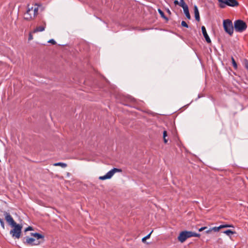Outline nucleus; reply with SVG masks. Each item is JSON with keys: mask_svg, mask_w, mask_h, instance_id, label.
<instances>
[{"mask_svg": "<svg viewBox=\"0 0 248 248\" xmlns=\"http://www.w3.org/2000/svg\"><path fill=\"white\" fill-rule=\"evenodd\" d=\"M4 215L7 223L13 228L10 232V234L13 238L19 239L21 236L22 226L16 224L9 213L4 212Z\"/></svg>", "mask_w": 248, "mask_h": 248, "instance_id": "f257e3e1", "label": "nucleus"}, {"mask_svg": "<svg viewBox=\"0 0 248 248\" xmlns=\"http://www.w3.org/2000/svg\"><path fill=\"white\" fill-rule=\"evenodd\" d=\"M31 236L33 237L26 236L24 243L29 245H37L40 244L44 240V236L39 233H31Z\"/></svg>", "mask_w": 248, "mask_h": 248, "instance_id": "f03ea898", "label": "nucleus"}, {"mask_svg": "<svg viewBox=\"0 0 248 248\" xmlns=\"http://www.w3.org/2000/svg\"><path fill=\"white\" fill-rule=\"evenodd\" d=\"M38 11V7H28V10L24 14V19L26 20H31L37 16Z\"/></svg>", "mask_w": 248, "mask_h": 248, "instance_id": "7ed1b4c3", "label": "nucleus"}, {"mask_svg": "<svg viewBox=\"0 0 248 248\" xmlns=\"http://www.w3.org/2000/svg\"><path fill=\"white\" fill-rule=\"evenodd\" d=\"M234 27L236 31L241 32L247 29V25L243 21L241 20H237L234 22Z\"/></svg>", "mask_w": 248, "mask_h": 248, "instance_id": "20e7f679", "label": "nucleus"}, {"mask_svg": "<svg viewBox=\"0 0 248 248\" xmlns=\"http://www.w3.org/2000/svg\"><path fill=\"white\" fill-rule=\"evenodd\" d=\"M223 28L225 31L230 35L233 32V27L232 22L229 19H226L223 21Z\"/></svg>", "mask_w": 248, "mask_h": 248, "instance_id": "39448f33", "label": "nucleus"}, {"mask_svg": "<svg viewBox=\"0 0 248 248\" xmlns=\"http://www.w3.org/2000/svg\"><path fill=\"white\" fill-rule=\"evenodd\" d=\"M122 170L120 169L113 168L108 172L106 175L99 177V179L100 180H105L106 179H110L113 175L116 172H121Z\"/></svg>", "mask_w": 248, "mask_h": 248, "instance_id": "423d86ee", "label": "nucleus"}, {"mask_svg": "<svg viewBox=\"0 0 248 248\" xmlns=\"http://www.w3.org/2000/svg\"><path fill=\"white\" fill-rule=\"evenodd\" d=\"M218 1L220 2L219 7L221 8H225L226 5L232 7L238 5L236 0H218Z\"/></svg>", "mask_w": 248, "mask_h": 248, "instance_id": "0eeeda50", "label": "nucleus"}, {"mask_svg": "<svg viewBox=\"0 0 248 248\" xmlns=\"http://www.w3.org/2000/svg\"><path fill=\"white\" fill-rule=\"evenodd\" d=\"M190 231H183L181 232L178 237V240L181 242H184L187 238H190Z\"/></svg>", "mask_w": 248, "mask_h": 248, "instance_id": "6e6552de", "label": "nucleus"}, {"mask_svg": "<svg viewBox=\"0 0 248 248\" xmlns=\"http://www.w3.org/2000/svg\"><path fill=\"white\" fill-rule=\"evenodd\" d=\"M46 27V23L43 22V24L41 26L36 27L33 31V33H36L38 32H42L45 31Z\"/></svg>", "mask_w": 248, "mask_h": 248, "instance_id": "1a4fd4ad", "label": "nucleus"}, {"mask_svg": "<svg viewBox=\"0 0 248 248\" xmlns=\"http://www.w3.org/2000/svg\"><path fill=\"white\" fill-rule=\"evenodd\" d=\"M201 29H202V33L203 34L204 37L206 41L208 43H211V40L206 32L205 27L204 26H202V27Z\"/></svg>", "mask_w": 248, "mask_h": 248, "instance_id": "9d476101", "label": "nucleus"}, {"mask_svg": "<svg viewBox=\"0 0 248 248\" xmlns=\"http://www.w3.org/2000/svg\"><path fill=\"white\" fill-rule=\"evenodd\" d=\"M195 17L197 21H199L200 20V14L199 10L197 6H195L194 7Z\"/></svg>", "mask_w": 248, "mask_h": 248, "instance_id": "9b49d317", "label": "nucleus"}, {"mask_svg": "<svg viewBox=\"0 0 248 248\" xmlns=\"http://www.w3.org/2000/svg\"><path fill=\"white\" fill-rule=\"evenodd\" d=\"M184 13L186 15V17L188 19H190V18H191V16H190V14L189 13V10H188V7L186 8H184Z\"/></svg>", "mask_w": 248, "mask_h": 248, "instance_id": "f8f14e48", "label": "nucleus"}, {"mask_svg": "<svg viewBox=\"0 0 248 248\" xmlns=\"http://www.w3.org/2000/svg\"><path fill=\"white\" fill-rule=\"evenodd\" d=\"M223 233L231 237V235L235 233V232L234 231H232L230 230H228L224 231Z\"/></svg>", "mask_w": 248, "mask_h": 248, "instance_id": "ddd939ff", "label": "nucleus"}, {"mask_svg": "<svg viewBox=\"0 0 248 248\" xmlns=\"http://www.w3.org/2000/svg\"><path fill=\"white\" fill-rule=\"evenodd\" d=\"M179 6L182 7L183 9L184 8H186L188 7L187 5L186 4V3H185V2L184 1V0H180V2H179Z\"/></svg>", "mask_w": 248, "mask_h": 248, "instance_id": "4468645a", "label": "nucleus"}, {"mask_svg": "<svg viewBox=\"0 0 248 248\" xmlns=\"http://www.w3.org/2000/svg\"><path fill=\"white\" fill-rule=\"evenodd\" d=\"M54 166H61L62 168H65L67 167V164L64 163L62 162H58L54 164Z\"/></svg>", "mask_w": 248, "mask_h": 248, "instance_id": "2eb2a0df", "label": "nucleus"}, {"mask_svg": "<svg viewBox=\"0 0 248 248\" xmlns=\"http://www.w3.org/2000/svg\"><path fill=\"white\" fill-rule=\"evenodd\" d=\"M190 237H200L201 235L199 233H197L190 231Z\"/></svg>", "mask_w": 248, "mask_h": 248, "instance_id": "dca6fc26", "label": "nucleus"}, {"mask_svg": "<svg viewBox=\"0 0 248 248\" xmlns=\"http://www.w3.org/2000/svg\"><path fill=\"white\" fill-rule=\"evenodd\" d=\"M153 232V231H152L149 234H148L147 235H146L145 237H143L142 239V242L143 243H145L146 241V240L147 239H149L150 237L151 234Z\"/></svg>", "mask_w": 248, "mask_h": 248, "instance_id": "f3484780", "label": "nucleus"}, {"mask_svg": "<svg viewBox=\"0 0 248 248\" xmlns=\"http://www.w3.org/2000/svg\"><path fill=\"white\" fill-rule=\"evenodd\" d=\"M163 140L165 143H167L168 142L167 140L166 139V137L167 136V131L166 130H164L163 131Z\"/></svg>", "mask_w": 248, "mask_h": 248, "instance_id": "a211bd4d", "label": "nucleus"}, {"mask_svg": "<svg viewBox=\"0 0 248 248\" xmlns=\"http://www.w3.org/2000/svg\"><path fill=\"white\" fill-rule=\"evenodd\" d=\"M158 11L162 17H163V18L166 19H167V17L165 16V15H164L163 12L161 10H160V9H158Z\"/></svg>", "mask_w": 248, "mask_h": 248, "instance_id": "6ab92c4d", "label": "nucleus"}, {"mask_svg": "<svg viewBox=\"0 0 248 248\" xmlns=\"http://www.w3.org/2000/svg\"><path fill=\"white\" fill-rule=\"evenodd\" d=\"M221 228H230V227H233V225H230V224H224V225H220Z\"/></svg>", "mask_w": 248, "mask_h": 248, "instance_id": "aec40b11", "label": "nucleus"}, {"mask_svg": "<svg viewBox=\"0 0 248 248\" xmlns=\"http://www.w3.org/2000/svg\"><path fill=\"white\" fill-rule=\"evenodd\" d=\"M231 59H232V65H233V67L235 69H236L237 67V65L236 62H235L234 58L232 57Z\"/></svg>", "mask_w": 248, "mask_h": 248, "instance_id": "412c9836", "label": "nucleus"}, {"mask_svg": "<svg viewBox=\"0 0 248 248\" xmlns=\"http://www.w3.org/2000/svg\"><path fill=\"white\" fill-rule=\"evenodd\" d=\"M220 225L218 227H214L212 228V231L214 232H218L220 229H221Z\"/></svg>", "mask_w": 248, "mask_h": 248, "instance_id": "4be33fe9", "label": "nucleus"}, {"mask_svg": "<svg viewBox=\"0 0 248 248\" xmlns=\"http://www.w3.org/2000/svg\"><path fill=\"white\" fill-rule=\"evenodd\" d=\"M245 67L248 70V60L245 59L243 62Z\"/></svg>", "mask_w": 248, "mask_h": 248, "instance_id": "5701e85b", "label": "nucleus"}, {"mask_svg": "<svg viewBox=\"0 0 248 248\" xmlns=\"http://www.w3.org/2000/svg\"><path fill=\"white\" fill-rule=\"evenodd\" d=\"M33 33L32 32V31L30 32L29 35V38H28V40L29 41H31L33 39V35H32Z\"/></svg>", "mask_w": 248, "mask_h": 248, "instance_id": "b1692460", "label": "nucleus"}, {"mask_svg": "<svg viewBox=\"0 0 248 248\" xmlns=\"http://www.w3.org/2000/svg\"><path fill=\"white\" fill-rule=\"evenodd\" d=\"M181 25L182 26L186 27V28H188V26L187 24L185 21H182Z\"/></svg>", "mask_w": 248, "mask_h": 248, "instance_id": "393cba45", "label": "nucleus"}, {"mask_svg": "<svg viewBox=\"0 0 248 248\" xmlns=\"http://www.w3.org/2000/svg\"><path fill=\"white\" fill-rule=\"evenodd\" d=\"M0 223L3 229H4V223L2 219L0 218Z\"/></svg>", "mask_w": 248, "mask_h": 248, "instance_id": "a878e982", "label": "nucleus"}, {"mask_svg": "<svg viewBox=\"0 0 248 248\" xmlns=\"http://www.w3.org/2000/svg\"><path fill=\"white\" fill-rule=\"evenodd\" d=\"M32 230H33V228H32V227L29 226L28 227H27V228L25 230V232H27V231H32Z\"/></svg>", "mask_w": 248, "mask_h": 248, "instance_id": "bb28decb", "label": "nucleus"}, {"mask_svg": "<svg viewBox=\"0 0 248 248\" xmlns=\"http://www.w3.org/2000/svg\"><path fill=\"white\" fill-rule=\"evenodd\" d=\"M48 42L51 43L53 45H55L56 43V41L54 39H50V40L48 41Z\"/></svg>", "mask_w": 248, "mask_h": 248, "instance_id": "cd10ccee", "label": "nucleus"}, {"mask_svg": "<svg viewBox=\"0 0 248 248\" xmlns=\"http://www.w3.org/2000/svg\"><path fill=\"white\" fill-rule=\"evenodd\" d=\"M206 228H207V227H202V228H200V229H199V232H202V231H203V230H205Z\"/></svg>", "mask_w": 248, "mask_h": 248, "instance_id": "c85d7f7f", "label": "nucleus"}, {"mask_svg": "<svg viewBox=\"0 0 248 248\" xmlns=\"http://www.w3.org/2000/svg\"><path fill=\"white\" fill-rule=\"evenodd\" d=\"M212 231V228L209 229V230H207L205 232L206 233H209Z\"/></svg>", "mask_w": 248, "mask_h": 248, "instance_id": "c756f323", "label": "nucleus"}, {"mask_svg": "<svg viewBox=\"0 0 248 248\" xmlns=\"http://www.w3.org/2000/svg\"><path fill=\"white\" fill-rule=\"evenodd\" d=\"M174 3L175 4V5H179V2L178 0H175L174 1Z\"/></svg>", "mask_w": 248, "mask_h": 248, "instance_id": "7c9ffc66", "label": "nucleus"}, {"mask_svg": "<svg viewBox=\"0 0 248 248\" xmlns=\"http://www.w3.org/2000/svg\"><path fill=\"white\" fill-rule=\"evenodd\" d=\"M168 13H170V12L169 10H168Z\"/></svg>", "mask_w": 248, "mask_h": 248, "instance_id": "2f4dec72", "label": "nucleus"}]
</instances>
